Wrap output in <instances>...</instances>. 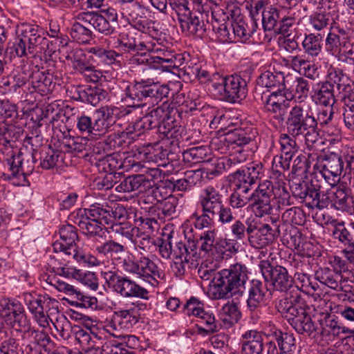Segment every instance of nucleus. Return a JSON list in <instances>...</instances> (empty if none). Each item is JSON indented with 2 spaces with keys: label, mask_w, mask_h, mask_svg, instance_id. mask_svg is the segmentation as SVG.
<instances>
[{
  "label": "nucleus",
  "mask_w": 354,
  "mask_h": 354,
  "mask_svg": "<svg viewBox=\"0 0 354 354\" xmlns=\"http://www.w3.org/2000/svg\"><path fill=\"white\" fill-rule=\"evenodd\" d=\"M322 39L321 34L310 33L306 35L302 42L305 53L313 57L317 56L322 51Z\"/></svg>",
  "instance_id": "nucleus-39"
},
{
  "label": "nucleus",
  "mask_w": 354,
  "mask_h": 354,
  "mask_svg": "<svg viewBox=\"0 0 354 354\" xmlns=\"http://www.w3.org/2000/svg\"><path fill=\"white\" fill-rule=\"evenodd\" d=\"M221 315L223 320L228 322L230 324L238 322L241 316L237 303L233 301H228L223 306Z\"/></svg>",
  "instance_id": "nucleus-46"
},
{
  "label": "nucleus",
  "mask_w": 354,
  "mask_h": 354,
  "mask_svg": "<svg viewBox=\"0 0 354 354\" xmlns=\"http://www.w3.org/2000/svg\"><path fill=\"white\" fill-rule=\"evenodd\" d=\"M341 278L339 274L333 272L329 270H324L320 275L317 276V279L322 283L335 290H342L339 283Z\"/></svg>",
  "instance_id": "nucleus-52"
},
{
  "label": "nucleus",
  "mask_w": 354,
  "mask_h": 354,
  "mask_svg": "<svg viewBox=\"0 0 354 354\" xmlns=\"http://www.w3.org/2000/svg\"><path fill=\"white\" fill-rule=\"evenodd\" d=\"M333 22L330 14L326 12H316L309 17V26L315 31L328 28Z\"/></svg>",
  "instance_id": "nucleus-38"
},
{
  "label": "nucleus",
  "mask_w": 354,
  "mask_h": 354,
  "mask_svg": "<svg viewBox=\"0 0 354 354\" xmlns=\"http://www.w3.org/2000/svg\"><path fill=\"white\" fill-rule=\"evenodd\" d=\"M57 301L49 297H39L37 298L26 299V304L29 310L35 315L42 313L49 305L57 304Z\"/></svg>",
  "instance_id": "nucleus-43"
},
{
  "label": "nucleus",
  "mask_w": 354,
  "mask_h": 354,
  "mask_svg": "<svg viewBox=\"0 0 354 354\" xmlns=\"http://www.w3.org/2000/svg\"><path fill=\"white\" fill-rule=\"evenodd\" d=\"M146 50L157 55H151L146 53L137 54L129 59V64L132 66L146 65L149 66L148 70H150L152 68L151 65L153 64H168L170 59H171L172 53L162 47L160 44H149L146 46Z\"/></svg>",
  "instance_id": "nucleus-12"
},
{
  "label": "nucleus",
  "mask_w": 354,
  "mask_h": 354,
  "mask_svg": "<svg viewBox=\"0 0 354 354\" xmlns=\"http://www.w3.org/2000/svg\"><path fill=\"white\" fill-rule=\"evenodd\" d=\"M68 258L73 259L79 263H87L91 266H97L101 264V261L97 257L85 253L81 248L76 250Z\"/></svg>",
  "instance_id": "nucleus-61"
},
{
  "label": "nucleus",
  "mask_w": 354,
  "mask_h": 354,
  "mask_svg": "<svg viewBox=\"0 0 354 354\" xmlns=\"http://www.w3.org/2000/svg\"><path fill=\"white\" fill-rule=\"evenodd\" d=\"M85 216L80 218L78 227L83 234L90 238H93L95 243L100 242L106 238V230L104 225L105 220H109V216L106 211L102 210L100 204L91 205V208L85 210Z\"/></svg>",
  "instance_id": "nucleus-7"
},
{
  "label": "nucleus",
  "mask_w": 354,
  "mask_h": 354,
  "mask_svg": "<svg viewBox=\"0 0 354 354\" xmlns=\"http://www.w3.org/2000/svg\"><path fill=\"white\" fill-rule=\"evenodd\" d=\"M301 17L299 11L295 12L294 9L286 10V12L282 14L277 31L281 34H286L292 29H295L300 23Z\"/></svg>",
  "instance_id": "nucleus-33"
},
{
  "label": "nucleus",
  "mask_w": 354,
  "mask_h": 354,
  "mask_svg": "<svg viewBox=\"0 0 354 354\" xmlns=\"http://www.w3.org/2000/svg\"><path fill=\"white\" fill-rule=\"evenodd\" d=\"M88 52L105 64H119L120 62L119 58L121 57V55L112 50H106L100 46H95L88 48Z\"/></svg>",
  "instance_id": "nucleus-36"
},
{
  "label": "nucleus",
  "mask_w": 354,
  "mask_h": 354,
  "mask_svg": "<svg viewBox=\"0 0 354 354\" xmlns=\"http://www.w3.org/2000/svg\"><path fill=\"white\" fill-rule=\"evenodd\" d=\"M269 335L277 341L280 350L286 354H294L297 350L295 338L292 334L282 333L281 330L272 326Z\"/></svg>",
  "instance_id": "nucleus-27"
},
{
  "label": "nucleus",
  "mask_w": 354,
  "mask_h": 354,
  "mask_svg": "<svg viewBox=\"0 0 354 354\" xmlns=\"http://www.w3.org/2000/svg\"><path fill=\"white\" fill-rule=\"evenodd\" d=\"M60 274L68 277H72L80 280L82 283L88 286L92 290H97L98 288L97 279L93 272H84L82 270L75 268L63 267L60 268Z\"/></svg>",
  "instance_id": "nucleus-31"
},
{
  "label": "nucleus",
  "mask_w": 354,
  "mask_h": 354,
  "mask_svg": "<svg viewBox=\"0 0 354 354\" xmlns=\"http://www.w3.org/2000/svg\"><path fill=\"white\" fill-rule=\"evenodd\" d=\"M251 223H246L247 226L240 220L235 221L230 226V231L234 240H243L245 236H248V224Z\"/></svg>",
  "instance_id": "nucleus-64"
},
{
  "label": "nucleus",
  "mask_w": 354,
  "mask_h": 354,
  "mask_svg": "<svg viewBox=\"0 0 354 354\" xmlns=\"http://www.w3.org/2000/svg\"><path fill=\"white\" fill-rule=\"evenodd\" d=\"M213 29L215 31L216 39L221 43H231L235 41V36L230 32L232 30L230 26L226 23L217 24L213 25Z\"/></svg>",
  "instance_id": "nucleus-55"
},
{
  "label": "nucleus",
  "mask_w": 354,
  "mask_h": 354,
  "mask_svg": "<svg viewBox=\"0 0 354 354\" xmlns=\"http://www.w3.org/2000/svg\"><path fill=\"white\" fill-rule=\"evenodd\" d=\"M269 296L268 289L265 283L254 279L248 290L247 304L250 310H254L263 303Z\"/></svg>",
  "instance_id": "nucleus-22"
},
{
  "label": "nucleus",
  "mask_w": 354,
  "mask_h": 354,
  "mask_svg": "<svg viewBox=\"0 0 354 354\" xmlns=\"http://www.w3.org/2000/svg\"><path fill=\"white\" fill-rule=\"evenodd\" d=\"M28 44V51L33 53L34 50L39 51L49 49L48 40L43 36L42 30L37 26L26 25L21 31Z\"/></svg>",
  "instance_id": "nucleus-17"
},
{
  "label": "nucleus",
  "mask_w": 354,
  "mask_h": 354,
  "mask_svg": "<svg viewBox=\"0 0 354 354\" xmlns=\"http://www.w3.org/2000/svg\"><path fill=\"white\" fill-rule=\"evenodd\" d=\"M115 290L124 297H140L145 298L148 294L147 290L136 284L135 281L127 277H122L117 281Z\"/></svg>",
  "instance_id": "nucleus-23"
},
{
  "label": "nucleus",
  "mask_w": 354,
  "mask_h": 354,
  "mask_svg": "<svg viewBox=\"0 0 354 354\" xmlns=\"http://www.w3.org/2000/svg\"><path fill=\"white\" fill-rule=\"evenodd\" d=\"M216 233V229H208L201 232L198 239L201 250L205 253H209L213 250L217 243Z\"/></svg>",
  "instance_id": "nucleus-44"
},
{
  "label": "nucleus",
  "mask_w": 354,
  "mask_h": 354,
  "mask_svg": "<svg viewBox=\"0 0 354 354\" xmlns=\"http://www.w3.org/2000/svg\"><path fill=\"white\" fill-rule=\"evenodd\" d=\"M71 35L78 43H86L91 37V30L82 22L76 20L72 26Z\"/></svg>",
  "instance_id": "nucleus-48"
},
{
  "label": "nucleus",
  "mask_w": 354,
  "mask_h": 354,
  "mask_svg": "<svg viewBox=\"0 0 354 354\" xmlns=\"http://www.w3.org/2000/svg\"><path fill=\"white\" fill-rule=\"evenodd\" d=\"M121 262L122 263V269L127 272L136 274L147 280L153 279L157 281L158 279H160L158 266L148 257L127 256Z\"/></svg>",
  "instance_id": "nucleus-8"
},
{
  "label": "nucleus",
  "mask_w": 354,
  "mask_h": 354,
  "mask_svg": "<svg viewBox=\"0 0 354 354\" xmlns=\"http://www.w3.org/2000/svg\"><path fill=\"white\" fill-rule=\"evenodd\" d=\"M166 119L169 120L168 111L162 107L152 109L145 116H144L137 126L143 129H150L156 127L161 124L166 123Z\"/></svg>",
  "instance_id": "nucleus-24"
},
{
  "label": "nucleus",
  "mask_w": 354,
  "mask_h": 354,
  "mask_svg": "<svg viewBox=\"0 0 354 354\" xmlns=\"http://www.w3.org/2000/svg\"><path fill=\"white\" fill-rule=\"evenodd\" d=\"M334 206L343 212L352 214L354 212V200L351 196L349 191L341 187H336L333 192Z\"/></svg>",
  "instance_id": "nucleus-32"
},
{
  "label": "nucleus",
  "mask_w": 354,
  "mask_h": 354,
  "mask_svg": "<svg viewBox=\"0 0 354 354\" xmlns=\"http://www.w3.org/2000/svg\"><path fill=\"white\" fill-rule=\"evenodd\" d=\"M286 12L285 8H278L269 6L262 12V24L265 30H277L281 21L282 14Z\"/></svg>",
  "instance_id": "nucleus-28"
},
{
  "label": "nucleus",
  "mask_w": 354,
  "mask_h": 354,
  "mask_svg": "<svg viewBox=\"0 0 354 354\" xmlns=\"http://www.w3.org/2000/svg\"><path fill=\"white\" fill-rule=\"evenodd\" d=\"M257 84L261 87L276 89L270 94L263 93L261 100L266 111L273 113L276 118L283 120L290 103L283 93L286 87L283 74L265 71L259 76Z\"/></svg>",
  "instance_id": "nucleus-2"
},
{
  "label": "nucleus",
  "mask_w": 354,
  "mask_h": 354,
  "mask_svg": "<svg viewBox=\"0 0 354 354\" xmlns=\"http://www.w3.org/2000/svg\"><path fill=\"white\" fill-rule=\"evenodd\" d=\"M198 274L203 280H211L209 293L214 299H227L241 295L248 279V268L241 263L231 265L216 273L214 266L202 263Z\"/></svg>",
  "instance_id": "nucleus-1"
},
{
  "label": "nucleus",
  "mask_w": 354,
  "mask_h": 354,
  "mask_svg": "<svg viewBox=\"0 0 354 354\" xmlns=\"http://www.w3.org/2000/svg\"><path fill=\"white\" fill-rule=\"evenodd\" d=\"M205 189L214 218H218V221L223 225L232 223L234 220L232 210L230 207L225 206L220 192L212 186H208Z\"/></svg>",
  "instance_id": "nucleus-15"
},
{
  "label": "nucleus",
  "mask_w": 354,
  "mask_h": 354,
  "mask_svg": "<svg viewBox=\"0 0 354 354\" xmlns=\"http://www.w3.org/2000/svg\"><path fill=\"white\" fill-rule=\"evenodd\" d=\"M230 28L232 30V35L235 36V41H245L250 37L252 31L248 28V25L243 20L234 22L230 24Z\"/></svg>",
  "instance_id": "nucleus-54"
},
{
  "label": "nucleus",
  "mask_w": 354,
  "mask_h": 354,
  "mask_svg": "<svg viewBox=\"0 0 354 354\" xmlns=\"http://www.w3.org/2000/svg\"><path fill=\"white\" fill-rule=\"evenodd\" d=\"M348 36L337 35V33L333 30L329 32L326 39L327 50L333 54H338L341 52L342 46H344L347 41Z\"/></svg>",
  "instance_id": "nucleus-45"
},
{
  "label": "nucleus",
  "mask_w": 354,
  "mask_h": 354,
  "mask_svg": "<svg viewBox=\"0 0 354 354\" xmlns=\"http://www.w3.org/2000/svg\"><path fill=\"white\" fill-rule=\"evenodd\" d=\"M278 311L288 321L299 334L310 336L316 328L306 312L303 300L298 295L281 299L277 305Z\"/></svg>",
  "instance_id": "nucleus-5"
},
{
  "label": "nucleus",
  "mask_w": 354,
  "mask_h": 354,
  "mask_svg": "<svg viewBox=\"0 0 354 354\" xmlns=\"http://www.w3.org/2000/svg\"><path fill=\"white\" fill-rule=\"evenodd\" d=\"M118 109L103 106L95 111L93 120V136H100L105 134L115 123V112Z\"/></svg>",
  "instance_id": "nucleus-16"
},
{
  "label": "nucleus",
  "mask_w": 354,
  "mask_h": 354,
  "mask_svg": "<svg viewBox=\"0 0 354 354\" xmlns=\"http://www.w3.org/2000/svg\"><path fill=\"white\" fill-rule=\"evenodd\" d=\"M225 140L231 145H235L238 147H241L248 144L251 139L242 129H235L226 133Z\"/></svg>",
  "instance_id": "nucleus-51"
},
{
  "label": "nucleus",
  "mask_w": 354,
  "mask_h": 354,
  "mask_svg": "<svg viewBox=\"0 0 354 354\" xmlns=\"http://www.w3.org/2000/svg\"><path fill=\"white\" fill-rule=\"evenodd\" d=\"M270 230L271 228L268 224H265L259 228L252 223L248 224V240L250 245L255 248H264L270 241L268 237L271 235L269 233Z\"/></svg>",
  "instance_id": "nucleus-21"
},
{
  "label": "nucleus",
  "mask_w": 354,
  "mask_h": 354,
  "mask_svg": "<svg viewBox=\"0 0 354 354\" xmlns=\"http://www.w3.org/2000/svg\"><path fill=\"white\" fill-rule=\"evenodd\" d=\"M198 205L201 208L202 214L197 216L194 222L196 228L203 230L205 228H214V216L210 206L209 200L206 189H203L199 196Z\"/></svg>",
  "instance_id": "nucleus-18"
},
{
  "label": "nucleus",
  "mask_w": 354,
  "mask_h": 354,
  "mask_svg": "<svg viewBox=\"0 0 354 354\" xmlns=\"http://www.w3.org/2000/svg\"><path fill=\"white\" fill-rule=\"evenodd\" d=\"M348 82V77L343 74L341 70L335 68L329 69L328 80L326 82L333 85V88L335 86L339 93L347 92L348 89H350L351 86Z\"/></svg>",
  "instance_id": "nucleus-40"
},
{
  "label": "nucleus",
  "mask_w": 354,
  "mask_h": 354,
  "mask_svg": "<svg viewBox=\"0 0 354 354\" xmlns=\"http://www.w3.org/2000/svg\"><path fill=\"white\" fill-rule=\"evenodd\" d=\"M32 82L35 87L41 92H48L52 84V75L44 71H36L32 74Z\"/></svg>",
  "instance_id": "nucleus-53"
},
{
  "label": "nucleus",
  "mask_w": 354,
  "mask_h": 354,
  "mask_svg": "<svg viewBox=\"0 0 354 354\" xmlns=\"http://www.w3.org/2000/svg\"><path fill=\"white\" fill-rule=\"evenodd\" d=\"M60 239L55 241L52 248L55 252H60L62 255L70 257L79 248L75 241L78 240L75 227L71 225L62 226L59 230Z\"/></svg>",
  "instance_id": "nucleus-14"
},
{
  "label": "nucleus",
  "mask_w": 354,
  "mask_h": 354,
  "mask_svg": "<svg viewBox=\"0 0 354 354\" xmlns=\"http://www.w3.org/2000/svg\"><path fill=\"white\" fill-rule=\"evenodd\" d=\"M111 227L114 232L131 241H132L135 233L138 232V227L124 222L113 224Z\"/></svg>",
  "instance_id": "nucleus-58"
},
{
  "label": "nucleus",
  "mask_w": 354,
  "mask_h": 354,
  "mask_svg": "<svg viewBox=\"0 0 354 354\" xmlns=\"http://www.w3.org/2000/svg\"><path fill=\"white\" fill-rule=\"evenodd\" d=\"M65 59L70 61L73 68L81 73L93 71L94 66L86 62V55L80 48H72L66 50Z\"/></svg>",
  "instance_id": "nucleus-25"
},
{
  "label": "nucleus",
  "mask_w": 354,
  "mask_h": 354,
  "mask_svg": "<svg viewBox=\"0 0 354 354\" xmlns=\"http://www.w3.org/2000/svg\"><path fill=\"white\" fill-rule=\"evenodd\" d=\"M169 93V88L167 85H160L153 82L151 84H144L145 100H151V102L158 103Z\"/></svg>",
  "instance_id": "nucleus-35"
},
{
  "label": "nucleus",
  "mask_w": 354,
  "mask_h": 354,
  "mask_svg": "<svg viewBox=\"0 0 354 354\" xmlns=\"http://www.w3.org/2000/svg\"><path fill=\"white\" fill-rule=\"evenodd\" d=\"M287 129L293 137L302 136L306 142H314L317 139V121L310 103L296 104L289 111Z\"/></svg>",
  "instance_id": "nucleus-3"
},
{
  "label": "nucleus",
  "mask_w": 354,
  "mask_h": 354,
  "mask_svg": "<svg viewBox=\"0 0 354 354\" xmlns=\"http://www.w3.org/2000/svg\"><path fill=\"white\" fill-rule=\"evenodd\" d=\"M251 198L252 194L248 188L235 187L230 197V204L234 209L241 208L251 201Z\"/></svg>",
  "instance_id": "nucleus-41"
},
{
  "label": "nucleus",
  "mask_w": 354,
  "mask_h": 354,
  "mask_svg": "<svg viewBox=\"0 0 354 354\" xmlns=\"http://www.w3.org/2000/svg\"><path fill=\"white\" fill-rule=\"evenodd\" d=\"M134 243L136 248H139L145 252H149L154 246V239L147 233L142 232L138 228V232H136L131 241Z\"/></svg>",
  "instance_id": "nucleus-50"
},
{
  "label": "nucleus",
  "mask_w": 354,
  "mask_h": 354,
  "mask_svg": "<svg viewBox=\"0 0 354 354\" xmlns=\"http://www.w3.org/2000/svg\"><path fill=\"white\" fill-rule=\"evenodd\" d=\"M60 155L59 151L48 149L41 156L40 167L44 169L53 168L59 162Z\"/></svg>",
  "instance_id": "nucleus-57"
},
{
  "label": "nucleus",
  "mask_w": 354,
  "mask_h": 354,
  "mask_svg": "<svg viewBox=\"0 0 354 354\" xmlns=\"http://www.w3.org/2000/svg\"><path fill=\"white\" fill-rule=\"evenodd\" d=\"M10 156L6 158V162L10 167L11 175L17 177L19 174L26 175L30 174L33 170V165H24V153L21 151L15 153L13 150L8 152Z\"/></svg>",
  "instance_id": "nucleus-26"
},
{
  "label": "nucleus",
  "mask_w": 354,
  "mask_h": 354,
  "mask_svg": "<svg viewBox=\"0 0 354 354\" xmlns=\"http://www.w3.org/2000/svg\"><path fill=\"white\" fill-rule=\"evenodd\" d=\"M334 239H337L344 245L354 246L352 242L351 234L348 230L344 227V222H339L335 225V229L333 232Z\"/></svg>",
  "instance_id": "nucleus-56"
},
{
  "label": "nucleus",
  "mask_w": 354,
  "mask_h": 354,
  "mask_svg": "<svg viewBox=\"0 0 354 354\" xmlns=\"http://www.w3.org/2000/svg\"><path fill=\"white\" fill-rule=\"evenodd\" d=\"M241 354H263V341L260 333L254 330L242 335Z\"/></svg>",
  "instance_id": "nucleus-20"
},
{
  "label": "nucleus",
  "mask_w": 354,
  "mask_h": 354,
  "mask_svg": "<svg viewBox=\"0 0 354 354\" xmlns=\"http://www.w3.org/2000/svg\"><path fill=\"white\" fill-rule=\"evenodd\" d=\"M200 314L197 317L200 319V324L204 325V326H201L198 328L200 331H203L207 335L218 331V324L212 313L203 310Z\"/></svg>",
  "instance_id": "nucleus-49"
},
{
  "label": "nucleus",
  "mask_w": 354,
  "mask_h": 354,
  "mask_svg": "<svg viewBox=\"0 0 354 354\" xmlns=\"http://www.w3.org/2000/svg\"><path fill=\"white\" fill-rule=\"evenodd\" d=\"M143 100H145L143 84L136 83L132 85H127L125 87L122 100L128 106L139 107L142 105L140 102Z\"/></svg>",
  "instance_id": "nucleus-30"
},
{
  "label": "nucleus",
  "mask_w": 354,
  "mask_h": 354,
  "mask_svg": "<svg viewBox=\"0 0 354 354\" xmlns=\"http://www.w3.org/2000/svg\"><path fill=\"white\" fill-rule=\"evenodd\" d=\"M178 21L183 31L201 37L205 32L204 24L198 17H178Z\"/></svg>",
  "instance_id": "nucleus-34"
},
{
  "label": "nucleus",
  "mask_w": 354,
  "mask_h": 354,
  "mask_svg": "<svg viewBox=\"0 0 354 354\" xmlns=\"http://www.w3.org/2000/svg\"><path fill=\"white\" fill-rule=\"evenodd\" d=\"M313 97L317 103L325 106H333L335 102V95L333 85L328 82H319L313 88Z\"/></svg>",
  "instance_id": "nucleus-29"
},
{
  "label": "nucleus",
  "mask_w": 354,
  "mask_h": 354,
  "mask_svg": "<svg viewBox=\"0 0 354 354\" xmlns=\"http://www.w3.org/2000/svg\"><path fill=\"white\" fill-rule=\"evenodd\" d=\"M273 196V185L270 181L260 183L252 193L250 206L256 216L263 217L271 214L272 207L271 198Z\"/></svg>",
  "instance_id": "nucleus-9"
},
{
  "label": "nucleus",
  "mask_w": 354,
  "mask_h": 354,
  "mask_svg": "<svg viewBox=\"0 0 354 354\" xmlns=\"http://www.w3.org/2000/svg\"><path fill=\"white\" fill-rule=\"evenodd\" d=\"M290 62L295 70L308 77L313 78L316 68L311 62L306 59L305 55L291 56Z\"/></svg>",
  "instance_id": "nucleus-37"
},
{
  "label": "nucleus",
  "mask_w": 354,
  "mask_h": 354,
  "mask_svg": "<svg viewBox=\"0 0 354 354\" xmlns=\"http://www.w3.org/2000/svg\"><path fill=\"white\" fill-rule=\"evenodd\" d=\"M107 96V91L103 88L98 86H89L83 91L81 97L93 106H96L101 101L106 100Z\"/></svg>",
  "instance_id": "nucleus-42"
},
{
  "label": "nucleus",
  "mask_w": 354,
  "mask_h": 354,
  "mask_svg": "<svg viewBox=\"0 0 354 354\" xmlns=\"http://www.w3.org/2000/svg\"><path fill=\"white\" fill-rule=\"evenodd\" d=\"M281 153L292 157L297 151L296 141L288 134H281L279 138Z\"/></svg>",
  "instance_id": "nucleus-59"
},
{
  "label": "nucleus",
  "mask_w": 354,
  "mask_h": 354,
  "mask_svg": "<svg viewBox=\"0 0 354 354\" xmlns=\"http://www.w3.org/2000/svg\"><path fill=\"white\" fill-rule=\"evenodd\" d=\"M211 86L214 92L224 100L234 102L238 99H243L247 94V84L239 75L223 77L214 73L210 79Z\"/></svg>",
  "instance_id": "nucleus-6"
},
{
  "label": "nucleus",
  "mask_w": 354,
  "mask_h": 354,
  "mask_svg": "<svg viewBox=\"0 0 354 354\" xmlns=\"http://www.w3.org/2000/svg\"><path fill=\"white\" fill-rule=\"evenodd\" d=\"M259 267L265 280L270 281L277 290L286 292L292 287V279L285 268L280 266H272L266 261H261Z\"/></svg>",
  "instance_id": "nucleus-11"
},
{
  "label": "nucleus",
  "mask_w": 354,
  "mask_h": 354,
  "mask_svg": "<svg viewBox=\"0 0 354 354\" xmlns=\"http://www.w3.org/2000/svg\"><path fill=\"white\" fill-rule=\"evenodd\" d=\"M292 89L298 98L306 97L310 90L308 80L303 77H297L293 82Z\"/></svg>",
  "instance_id": "nucleus-62"
},
{
  "label": "nucleus",
  "mask_w": 354,
  "mask_h": 354,
  "mask_svg": "<svg viewBox=\"0 0 354 354\" xmlns=\"http://www.w3.org/2000/svg\"><path fill=\"white\" fill-rule=\"evenodd\" d=\"M99 255L111 259L115 263H121L122 267V255L124 254V246L113 240H109L104 243L97 242L93 245Z\"/></svg>",
  "instance_id": "nucleus-19"
},
{
  "label": "nucleus",
  "mask_w": 354,
  "mask_h": 354,
  "mask_svg": "<svg viewBox=\"0 0 354 354\" xmlns=\"http://www.w3.org/2000/svg\"><path fill=\"white\" fill-rule=\"evenodd\" d=\"M19 351L18 340L12 337L3 340L0 344V354H19Z\"/></svg>",
  "instance_id": "nucleus-63"
},
{
  "label": "nucleus",
  "mask_w": 354,
  "mask_h": 354,
  "mask_svg": "<svg viewBox=\"0 0 354 354\" xmlns=\"http://www.w3.org/2000/svg\"><path fill=\"white\" fill-rule=\"evenodd\" d=\"M0 306L1 316L6 324L19 328L26 325L24 307L19 302L3 299L0 301Z\"/></svg>",
  "instance_id": "nucleus-13"
},
{
  "label": "nucleus",
  "mask_w": 354,
  "mask_h": 354,
  "mask_svg": "<svg viewBox=\"0 0 354 354\" xmlns=\"http://www.w3.org/2000/svg\"><path fill=\"white\" fill-rule=\"evenodd\" d=\"M71 302L82 308H95L97 307V300L95 297L87 296L77 290Z\"/></svg>",
  "instance_id": "nucleus-60"
},
{
  "label": "nucleus",
  "mask_w": 354,
  "mask_h": 354,
  "mask_svg": "<svg viewBox=\"0 0 354 354\" xmlns=\"http://www.w3.org/2000/svg\"><path fill=\"white\" fill-rule=\"evenodd\" d=\"M315 167L325 180L334 186L343 171L349 174L354 171V149L346 148L341 155L333 152L322 156Z\"/></svg>",
  "instance_id": "nucleus-4"
},
{
  "label": "nucleus",
  "mask_w": 354,
  "mask_h": 354,
  "mask_svg": "<svg viewBox=\"0 0 354 354\" xmlns=\"http://www.w3.org/2000/svg\"><path fill=\"white\" fill-rule=\"evenodd\" d=\"M138 322V313L133 308L115 311L112 315L110 324L106 326L107 331L114 337L122 338L124 340L127 339L128 341L131 339L134 340L135 337L133 336H124L118 334V328H119V329L129 330Z\"/></svg>",
  "instance_id": "nucleus-10"
},
{
  "label": "nucleus",
  "mask_w": 354,
  "mask_h": 354,
  "mask_svg": "<svg viewBox=\"0 0 354 354\" xmlns=\"http://www.w3.org/2000/svg\"><path fill=\"white\" fill-rule=\"evenodd\" d=\"M101 206H102V210L106 211L109 216V220H105V224L106 225L113 223L114 221H118V223L124 222L128 218V212L123 205H115L113 207L102 205Z\"/></svg>",
  "instance_id": "nucleus-47"
}]
</instances>
